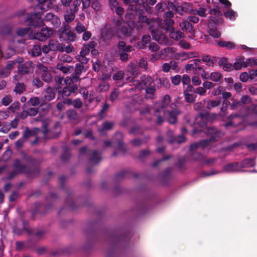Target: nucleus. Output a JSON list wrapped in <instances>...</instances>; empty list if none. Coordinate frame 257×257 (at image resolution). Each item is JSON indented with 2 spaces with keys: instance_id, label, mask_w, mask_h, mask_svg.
Wrapping results in <instances>:
<instances>
[{
  "instance_id": "1",
  "label": "nucleus",
  "mask_w": 257,
  "mask_h": 257,
  "mask_svg": "<svg viewBox=\"0 0 257 257\" xmlns=\"http://www.w3.org/2000/svg\"><path fill=\"white\" fill-rule=\"evenodd\" d=\"M21 159H15L13 161L12 167L14 170L10 172L7 179L11 180L16 176L25 174L28 178H34L40 175L41 167L37 163V160L25 152L20 153Z\"/></svg>"
},
{
  "instance_id": "2",
  "label": "nucleus",
  "mask_w": 257,
  "mask_h": 257,
  "mask_svg": "<svg viewBox=\"0 0 257 257\" xmlns=\"http://www.w3.org/2000/svg\"><path fill=\"white\" fill-rule=\"evenodd\" d=\"M43 11L34 13H27L25 18V23L28 27L20 28L17 30V34L23 37L28 34L33 29L39 28L44 25V21L41 18Z\"/></svg>"
},
{
  "instance_id": "3",
  "label": "nucleus",
  "mask_w": 257,
  "mask_h": 257,
  "mask_svg": "<svg viewBox=\"0 0 257 257\" xmlns=\"http://www.w3.org/2000/svg\"><path fill=\"white\" fill-rule=\"evenodd\" d=\"M33 63L31 61H27L24 63L19 64L18 65V72L21 75L29 74L33 71L32 67Z\"/></svg>"
},
{
  "instance_id": "4",
  "label": "nucleus",
  "mask_w": 257,
  "mask_h": 257,
  "mask_svg": "<svg viewBox=\"0 0 257 257\" xmlns=\"http://www.w3.org/2000/svg\"><path fill=\"white\" fill-rule=\"evenodd\" d=\"M37 67L41 71V76L43 80L46 82H49L52 79V76L48 68L40 63L37 65Z\"/></svg>"
},
{
  "instance_id": "5",
  "label": "nucleus",
  "mask_w": 257,
  "mask_h": 257,
  "mask_svg": "<svg viewBox=\"0 0 257 257\" xmlns=\"http://www.w3.org/2000/svg\"><path fill=\"white\" fill-rule=\"evenodd\" d=\"M55 88L58 91L59 94L61 95L62 98H63L64 96V87H62L63 85V84L62 83V81L64 80L63 77L56 76L55 77Z\"/></svg>"
},
{
  "instance_id": "6",
  "label": "nucleus",
  "mask_w": 257,
  "mask_h": 257,
  "mask_svg": "<svg viewBox=\"0 0 257 257\" xmlns=\"http://www.w3.org/2000/svg\"><path fill=\"white\" fill-rule=\"evenodd\" d=\"M48 47L49 49L53 51H64V45L62 44H60L58 41L55 40H51L49 41Z\"/></svg>"
},
{
  "instance_id": "7",
  "label": "nucleus",
  "mask_w": 257,
  "mask_h": 257,
  "mask_svg": "<svg viewBox=\"0 0 257 257\" xmlns=\"http://www.w3.org/2000/svg\"><path fill=\"white\" fill-rule=\"evenodd\" d=\"M32 239H29L26 242L17 241L16 242V249L18 251H20L25 248H29L32 245H30L29 243L31 241Z\"/></svg>"
},
{
  "instance_id": "8",
  "label": "nucleus",
  "mask_w": 257,
  "mask_h": 257,
  "mask_svg": "<svg viewBox=\"0 0 257 257\" xmlns=\"http://www.w3.org/2000/svg\"><path fill=\"white\" fill-rule=\"evenodd\" d=\"M55 93L54 92V90L50 87H48L45 94V99L50 101L55 98Z\"/></svg>"
},
{
  "instance_id": "9",
  "label": "nucleus",
  "mask_w": 257,
  "mask_h": 257,
  "mask_svg": "<svg viewBox=\"0 0 257 257\" xmlns=\"http://www.w3.org/2000/svg\"><path fill=\"white\" fill-rule=\"evenodd\" d=\"M31 53L33 56L37 57L40 56L42 53L41 47L38 45H34L31 50Z\"/></svg>"
},
{
  "instance_id": "10",
  "label": "nucleus",
  "mask_w": 257,
  "mask_h": 257,
  "mask_svg": "<svg viewBox=\"0 0 257 257\" xmlns=\"http://www.w3.org/2000/svg\"><path fill=\"white\" fill-rule=\"evenodd\" d=\"M25 86L23 83L18 82L16 84L14 91L16 93L21 94L25 91Z\"/></svg>"
},
{
  "instance_id": "11",
  "label": "nucleus",
  "mask_w": 257,
  "mask_h": 257,
  "mask_svg": "<svg viewBox=\"0 0 257 257\" xmlns=\"http://www.w3.org/2000/svg\"><path fill=\"white\" fill-rule=\"evenodd\" d=\"M40 32L47 39L52 34V30L48 27L41 29Z\"/></svg>"
},
{
  "instance_id": "12",
  "label": "nucleus",
  "mask_w": 257,
  "mask_h": 257,
  "mask_svg": "<svg viewBox=\"0 0 257 257\" xmlns=\"http://www.w3.org/2000/svg\"><path fill=\"white\" fill-rule=\"evenodd\" d=\"M27 103L28 104H30L31 105L34 106L38 105L40 103V99L38 97H32L27 102Z\"/></svg>"
},
{
  "instance_id": "13",
  "label": "nucleus",
  "mask_w": 257,
  "mask_h": 257,
  "mask_svg": "<svg viewBox=\"0 0 257 257\" xmlns=\"http://www.w3.org/2000/svg\"><path fill=\"white\" fill-rule=\"evenodd\" d=\"M48 25H51L53 27L58 28L60 25V19L58 18L57 16H55L52 21L48 24Z\"/></svg>"
},
{
  "instance_id": "14",
  "label": "nucleus",
  "mask_w": 257,
  "mask_h": 257,
  "mask_svg": "<svg viewBox=\"0 0 257 257\" xmlns=\"http://www.w3.org/2000/svg\"><path fill=\"white\" fill-rule=\"evenodd\" d=\"M11 33V29L7 26H3L0 28V34L2 35H9Z\"/></svg>"
},
{
  "instance_id": "15",
  "label": "nucleus",
  "mask_w": 257,
  "mask_h": 257,
  "mask_svg": "<svg viewBox=\"0 0 257 257\" xmlns=\"http://www.w3.org/2000/svg\"><path fill=\"white\" fill-rule=\"evenodd\" d=\"M20 103L19 102L17 101L13 103L9 107L8 109L12 112H15L16 110L18 109L20 107Z\"/></svg>"
},
{
  "instance_id": "16",
  "label": "nucleus",
  "mask_w": 257,
  "mask_h": 257,
  "mask_svg": "<svg viewBox=\"0 0 257 257\" xmlns=\"http://www.w3.org/2000/svg\"><path fill=\"white\" fill-rule=\"evenodd\" d=\"M34 37L35 39L41 41H43L47 40L46 37L43 35V34H42L41 32H38L35 33L34 35Z\"/></svg>"
},
{
  "instance_id": "17",
  "label": "nucleus",
  "mask_w": 257,
  "mask_h": 257,
  "mask_svg": "<svg viewBox=\"0 0 257 257\" xmlns=\"http://www.w3.org/2000/svg\"><path fill=\"white\" fill-rule=\"evenodd\" d=\"M12 101V97L9 95H6L2 99V104L5 106H8Z\"/></svg>"
},
{
  "instance_id": "18",
  "label": "nucleus",
  "mask_w": 257,
  "mask_h": 257,
  "mask_svg": "<svg viewBox=\"0 0 257 257\" xmlns=\"http://www.w3.org/2000/svg\"><path fill=\"white\" fill-rule=\"evenodd\" d=\"M33 135H34L33 132L31 130L29 129L28 128H27L23 133V138L27 139L29 137L33 136Z\"/></svg>"
},
{
  "instance_id": "19",
  "label": "nucleus",
  "mask_w": 257,
  "mask_h": 257,
  "mask_svg": "<svg viewBox=\"0 0 257 257\" xmlns=\"http://www.w3.org/2000/svg\"><path fill=\"white\" fill-rule=\"evenodd\" d=\"M33 85L36 86L37 88H39L43 86V83L40 78L36 77L33 80Z\"/></svg>"
},
{
  "instance_id": "20",
  "label": "nucleus",
  "mask_w": 257,
  "mask_h": 257,
  "mask_svg": "<svg viewBox=\"0 0 257 257\" xmlns=\"http://www.w3.org/2000/svg\"><path fill=\"white\" fill-rule=\"evenodd\" d=\"M28 115H30L32 116H35L38 112V109L36 108H30L27 110Z\"/></svg>"
},
{
  "instance_id": "21",
  "label": "nucleus",
  "mask_w": 257,
  "mask_h": 257,
  "mask_svg": "<svg viewBox=\"0 0 257 257\" xmlns=\"http://www.w3.org/2000/svg\"><path fill=\"white\" fill-rule=\"evenodd\" d=\"M52 13H49L45 16V21L48 24L55 17Z\"/></svg>"
},
{
  "instance_id": "22",
  "label": "nucleus",
  "mask_w": 257,
  "mask_h": 257,
  "mask_svg": "<svg viewBox=\"0 0 257 257\" xmlns=\"http://www.w3.org/2000/svg\"><path fill=\"white\" fill-rule=\"evenodd\" d=\"M18 197V193L16 191H13L9 196V201L13 202L16 201Z\"/></svg>"
},
{
  "instance_id": "23",
  "label": "nucleus",
  "mask_w": 257,
  "mask_h": 257,
  "mask_svg": "<svg viewBox=\"0 0 257 257\" xmlns=\"http://www.w3.org/2000/svg\"><path fill=\"white\" fill-rule=\"evenodd\" d=\"M47 233V231L45 229H41L35 232V235L36 236L38 237L39 238L42 237L44 235H45Z\"/></svg>"
},
{
  "instance_id": "24",
  "label": "nucleus",
  "mask_w": 257,
  "mask_h": 257,
  "mask_svg": "<svg viewBox=\"0 0 257 257\" xmlns=\"http://www.w3.org/2000/svg\"><path fill=\"white\" fill-rule=\"evenodd\" d=\"M16 64V62L14 61H9L7 62V64L6 68L8 70H11L14 67V65Z\"/></svg>"
},
{
  "instance_id": "25",
  "label": "nucleus",
  "mask_w": 257,
  "mask_h": 257,
  "mask_svg": "<svg viewBox=\"0 0 257 257\" xmlns=\"http://www.w3.org/2000/svg\"><path fill=\"white\" fill-rule=\"evenodd\" d=\"M10 130L11 127L10 125H5L0 128V132L7 134L10 131Z\"/></svg>"
},
{
  "instance_id": "26",
  "label": "nucleus",
  "mask_w": 257,
  "mask_h": 257,
  "mask_svg": "<svg viewBox=\"0 0 257 257\" xmlns=\"http://www.w3.org/2000/svg\"><path fill=\"white\" fill-rule=\"evenodd\" d=\"M24 142L23 138L18 139L16 142V147L18 148H21L23 146Z\"/></svg>"
},
{
  "instance_id": "27",
  "label": "nucleus",
  "mask_w": 257,
  "mask_h": 257,
  "mask_svg": "<svg viewBox=\"0 0 257 257\" xmlns=\"http://www.w3.org/2000/svg\"><path fill=\"white\" fill-rule=\"evenodd\" d=\"M56 107L57 109L59 111L63 110L64 107V99H63L60 102H58Z\"/></svg>"
},
{
  "instance_id": "28",
  "label": "nucleus",
  "mask_w": 257,
  "mask_h": 257,
  "mask_svg": "<svg viewBox=\"0 0 257 257\" xmlns=\"http://www.w3.org/2000/svg\"><path fill=\"white\" fill-rule=\"evenodd\" d=\"M19 134L20 133L18 131L13 132L9 134V138L11 140H13L19 135Z\"/></svg>"
},
{
  "instance_id": "29",
  "label": "nucleus",
  "mask_w": 257,
  "mask_h": 257,
  "mask_svg": "<svg viewBox=\"0 0 257 257\" xmlns=\"http://www.w3.org/2000/svg\"><path fill=\"white\" fill-rule=\"evenodd\" d=\"M36 251L39 255H42L46 252V248L45 247H39L37 249Z\"/></svg>"
},
{
  "instance_id": "30",
  "label": "nucleus",
  "mask_w": 257,
  "mask_h": 257,
  "mask_svg": "<svg viewBox=\"0 0 257 257\" xmlns=\"http://www.w3.org/2000/svg\"><path fill=\"white\" fill-rule=\"evenodd\" d=\"M59 38L61 41H62L63 40V36L64 34V26L63 25L60 29H59Z\"/></svg>"
},
{
  "instance_id": "31",
  "label": "nucleus",
  "mask_w": 257,
  "mask_h": 257,
  "mask_svg": "<svg viewBox=\"0 0 257 257\" xmlns=\"http://www.w3.org/2000/svg\"><path fill=\"white\" fill-rule=\"evenodd\" d=\"M10 125L11 126V127L13 128H16L18 126V120L17 118H15L14 119H13L11 123H10Z\"/></svg>"
},
{
  "instance_id": "32",
  "label": "nucleus",
  "mask_w": 257,
  "mask_h": 257,
  "mask_svg": "<svg viewBox=\"0 0 257 257\" xmlns=\"http://www.w3.org/2000/svg\"><path fill=\"white\" fill-rule=\"evenodd\" d=\"M8 116H9L8 112L0 111V118L6 119Z\"/></svg>"
},
{
  "instance_id": "33",
  "label": "nucleus",
  "mask_w": 257,
  "mask_h": 257,
  "mask_svg": "<svg viewBox=\"0 0 257 257\" xmlns=\"http://www.w3.org/2000/svg\"><path fill=\"white\" fill-rule=\"evenodd\" d=\"M56 69L61 71L64 73V65L62 63H58L56 66Z\"/></svg>"
},
{
  "instance_id": "34",
  "label": "nucleus",
  "mask_w": 257,
  "mask_h": 257,
  "mask_svg": "<svg viewBox=\"0 0 257 257\" xmlns=\"http://www.w3.org/2000/svg\"><path fill=\"white\" fill-rule=\"evenodd\" d=\"M41 195V191L40 190H37L30 194V197L38 196Z\"/></svg>"
},
{
  "instance_id": "35",
  "label": "nucleus",
  "mask_w": 257,
  "mask_h": 257,
  "mask_svg": "<svg viewBox=\"0 0 257 257\" xmlns=\"http://www.w3.org/2000/svg\"><path fill=\"white\" fill-rule=\"evenodd\" d=\"M22 226H23V229L24 230L25 229H26V228H29V222L26 221V220H22Z\"/></svg>"
},
{
  "instance_id": "36",
  "label": "nucleus",
  "mask_w": 257,
  "mask_h": 257,
  "mask_svg": "<svg viewBox=\"0 0 257 257\" xmlns=\"http://www.w3.org/2000/svg\"><path fill=\"white\" fill-rule=\"evenodd\" d=\"M42 51H43V53L47 54L49 51H50L51 50L50 49H49V48L48 47V45H44V46H43V47L42 48Z\"/></svg>"
},
{
  "instance_id": "37",
  "label": "nucleus",
  "mask_w": 257,
  "mask_h": 257,
  "mask_svg": "<svg viewBox=\"0 0 257 257\" xmlns=\"http://www.w3.org/2000/svg\"><path fill=\"white\" fill-rule=\"evenodd\" d=\"M59 181L61 184V187L63 188L64 187V175H62L59 178Z\"/></svg>"
},
{
  "instance_id": "38",
  "label": "nucleus",
  "mask_w": 257,
  "mask_h": 257,
  "mask_svg": "<svg viewBox=\"0 0 257 257\" xmlns=\"http://www.w3.org/2000/svg\"><path fill=\"white\" fill-rule=\"evenodd\" d=\"M28 115L27 111H23L21 113L20 117L23 119H25Z\"/></svg>"
},
{
  "instance_id": "39",
  "label": "nucleus",
  "mask_w": 257,
  "mask_h": 257,
  "mask_svg": "<svg viewBox=\"0 0 257 257\" xmlns=\"http://www.w3.org/2000/svg\"><path fill=\"white\" fill-rule=\"evenodd\" d=\"M12 188V185L10 183H7L4 186V190L6 192L9 191Z\"/></svg>"
},
{
  "instance_id": "40",
  "label": "nucleus",
  "mask_w": 257,
  "mask_h": 257,
  "mask_svg": "<svg viewBox=\"0 0 257 257\" xmlns=\"http://www.w3.org/2000/svg\"><path fill=\"white\" fill-rule=\"evenodd\" d=\"M5 195L2 191H0V204L2 203L4 201Z\"/></svg>"
},
{
  "instance_id": "41",
  "label": "nucleus",
  "mask_w": 257,
  "mask_h": 257,
  "mask_svg": "<svg viewBox=\"0 0 257 257\" xmlns=\"http://www.w3.org/2000/svg\"><path fill=\"white\" fill-rule=\"evenodd\" d=\"M6 86V82L5 81H2L0 83V90L5 87Z\"/></svg>"
},
{
  "instance_id": "42",
  "label": "nucleus",
  "mask_w": 257,
  "mask_h": 257,
  "mask_svg": "<svg viewBox=\"0 0 257 257\" xmlns=\"http://www.w3.org/2000/svg\"><path fill=\"white\" fill-rule=\"evenodd\" d=\"M24 231H25L29 235H31L33 233V229L29 227L25 229Z\"/></svg>"
},
{
  "instance_id": "43",
  "label": "nucleus",
  "mask_w": 257,
  "mask_h": 257,
  "mask_svg": "<svg viewBox=\"0 0 257 257\" xmlns=\"http://www.w3.org/2000/svg\"><path fill=\"white\" fill-rule=\"evenodd\" d=\"M7 168V166L5 165L3 166L0 167V175L2 174L4 171H5Z\"/></svg>"
},
{
  "instance_id": "44",
  "label": "nucleus",
  "mask_w": 257,
  "mask_h": 257,
  "mask_svg": "<svg viewBox=\"0 0 257 257\" xmlns=\"http://www.w3.org/2000/svg\"><path fill=\"white\" fill-rule=\"evenodd\" d=\"M50 196L53 199H55V198H57L58 197V195L57 194V193H51L50 194Z\"/></svg>"
},
{
  "instance_id": "45",
  "label": "nucleus",
  "mask_w": 257,
  "mask_h": 257,
  "mask_svg": "<svg viewBox=\"0 0 257 257\" xmlns=\"http://www.w3.org/2000/svg\"><path fill=\"white\" fill-rule=\"evenodd\" d=\"M63 208L62 207L58 212V215L60 217L63 214Z\"/></svg>"
},
{
  "instance_id": "46",
  "label": "nucleus",
  "mask_w": 257,
  "mask_h": 257,
  "mask_svg": "<svg viewBox=\"0 0 257 257\" xmlns=\"http://www.w3.org/2000/svg\"><path fill=\"white\" fill-rule=\"evenodd\" d=\"M38 1V3L40 4V5H41V4H45L47 0H37Z\"/></svg>"
},
{
  "instance_id": "47",
  "label": "nucleus",
  "mask_w": 257,
  "mask_h": 257,
  "mask_svg": "<svg viewBox=\"0 0 257 257\" xmlns=\"http://www.w3.org/2000/svg\"><path fill=\"white\" fill-rule=\"evenodd\" d=\"M38 141V137H36L35 138V139L33 142H32L31 144L34 145V144L37 143Z\"/></svg>"
},
{
  "instance_id": "48",
  "label": "nucleus",
  "mask_w": 257,
  "mask_h": 257,
  "mask_svg": "<svg viewBox=\"0 0 257 257\" xmlns=\"http://www.w3.org/2000/svg\"><path fill=\"white\" fill-rule=\"evenodd\" d=\"M26 100H27V98L25 96H22L21 98V101L22 102H25L26 101Z\"/></svg>"
},
{
  "instance_id": "49",
  "label": "nucleus",
  "mask_w": 257,
  "mask_h": 257,
  "mask_svg": "<svg viewBox=\"0 0 257 257\" xmlns=\"http://www.w3.org/2000/svg\"><path fill=\"white\" fill-rule=\"evenodd\" d=\"M53 175V173L51 171H49L47 173V176L49 177H50L51 176Z\"/></svg>"
},
{
  "instance_id": "50",
  "label": "nucleus",
  "mask_w": 257,
  "mask_h": 257,
  "mask_svg": "<svg viewBox=\"0 0 257 257\" xmlns=\"http://www.w3.org/2000/svg\"><path fill=\"white\" fill-rule=\"evenodd\" d=\"M61 159L62 161H63L64 160V153L61 154Z\"/></svg>"
},
{
  "instance_id": "51",
  "label": "nucleus",
  "mask_w": 257,
  "mask_h": 257,
  "mask_svg": "<svg viewBox=\"0 0 257 257\" xmlns=\"http://www.w3.org/2000/svg\"><path fill=\"white\" fill-rule=\"evenodd\" d=\"M3 247H1V246H0V254L3 253Z\"/></svg>"
},
{
  "instance_id": "52",
  "label": "nucleus",
  "mask_w": 257,
  "mask_h": 257,
  "mask_svg": "<svg viewBox=\"0 0 257 257\" xmlns=\"http://www.w3.org/2000/svg\"><path fill=\"white\" fill-rule=\"evenodd\" d=\"M4 144L3 143H0V150L3 148Z\"/></svg>"
},
{
  "instance_id": "53",
  "label": "nucleus",
  "mask_w": 257,
  "mask_h": 257,
  "mask_svg": "<svg viewBox=\"0 0 257 257\" xmlns=\"http://www.w3.org/2000/svg\"><path fill=\"white\" fill-rule=\"evenodd\" d=\"M48 132V130L47 129H46L45 131H44L43 133L45 135L47 134V133Z\"/></svg>"
},
{
  "instance_id": "54",
  "label": "nucleus",
  "mask_w": 257,
  "mask_h": 257,
  "mask_svg": "<svg viewBox=\"0 0 257 257\" xmlns=\"http://www.w3.org/2000/svg\"><path fill=\"white\" fill-rule=\"evenodd\" d=\"M37 7H38L39 9H41V10L43 9L42 8V6H37Z\"/></svg>"
},
{
  "instance_id": "55",
  "label": "nucleus",
  "mask_w": 257,
  "mask_h": 257,
  "mask_svg": "<svg viewBox=\"0 0 257 257\" xmlns=\"http://www.w3.org/2000/svg\"><path fill=\"white\" fill-rule=\"evenodd\" d=\"M0 74H1V75H3V70H1V71H0Z\"/></svg>"
},
{
  "instance_id": "56",
  "label": "nucleus",
  "mask_w": 257,
  "mask_h": 257,
  "mask_svg": "<svg viewBox=\"0 0 257 257\" xmlns=\"http://www.w3.org/2000/svg\"><path fill=\"white\" fill-rule=\"evenodd\" d=\"M5 142L6 143H8V142H9V140H8V139H6V140H5Z\"/></svg>"
},
{
  "instance_id": "57",
  "label": "nucleus",
  "mask_w": 257,
  "mask_h": 257,
  "mask_svg": "<svg viewBox=\"0 0 257 257\" xmlns=\"http://www.w3.org/2000/svg\"><path fill=\"white\" fill-rule=\"evenodd\" d=\"M61 2L63 5H64V0H61Z\"/></svg>"
},
{
  "instance_id": "58",
  "label": "nucleus",
  "mask_w": 257,
  "mask_h": 257,
  "mask_svg": "<svg viewBox=\"0 0 257 257\" xmlns=\"http://www.w3.org/2000/svg\"><path fill=\"white\" fill-rule=\"evenodd\" d=\"M17 233H18V234H21V231H19V230H18V232H17Z\"/></svg>"
},
{
  "instance_id": "59",
  "label": "nucleus",
  "mask_w": 257,
  "mask_h": 257,
  "mask_svg": "<svg viewBox=\"0 0 257 257\" xmlns=\"http://www.w3.org/2000/svg\"><path fill=\"white\" fill-rule=\"evenodd\" d=\"M23 257H30L29 255H24Z\"/></svg>"
},
{
  "instance_id": "60",
  "label": "nucleus",
  "mask_w": 257,
  "mask_h": 257,
  "mask_svg": "<svg viewBox=\"0 0 257 257\" xmlns=\"http://www.w3.org/2000/svg\"><path fill=\"white\" fill-rule=\"evenodd\" d=\"M8 151V150L6 151L5 152V153H4V154H5L7 152V151Z\"/></svg>"
},
{
  "instance_id": "61",
  "label": "nucleus",
  "mask_w": 257,
  "mask_h": 257,
  "mask_svg": "<svg viewBox=\"0 0 257 257\" xmlns=\"http://www.w3.org/2000/svg\"><path fill=\"white\" fill-rule=\"evenodd\" d=\"M52 254H53V255H55L56 254H55V252H53V253H52Z\"/></svg>"
},
{
  "instance_id": "62",
  "label": "nucleus",
  "mask_w": 257,
  "mask_h": 257,
  "mask_svg": "<svg viewBox=\"0 0 257 257\" xmlns=\"http://www.w3.org/2000/svg\"><path fill=\"white\" fill-rule=\"evenodd\" d=\"M8 75L10 74V72H8ZM6 76H8V74H7V75H6Z\"/></svg>"
},
{
  "instance_id": "63",
  "label": "nucleus",
  "mask_w": 257,
  "mask_h": 257,
  "mask_svg": "<svg viewBox=\"0 0 257 257\" xmlns=\"http://www.w3.org/2000/svg\"><path fill=\"white\" fill-rule=\"evenodd\" d=\"M2 125V123L0 121V126Z\"/></svg>"
},
{
  "instance_id": "64",
  "label": "nucleus",
  "mask_w": 257,
  "mask_h": 257,
  "mask_svg": "<svg viewBox=\"0 0 257 257\" xmlns=\"http://www.w3.org/2000/svg\"><path fill=\"white\" fill-rule=\"evenodd\" d=\"M49 208H50V207H49ZM46 209H48V208H47V207H46Z\"/></svg>"
}]
</instances>
